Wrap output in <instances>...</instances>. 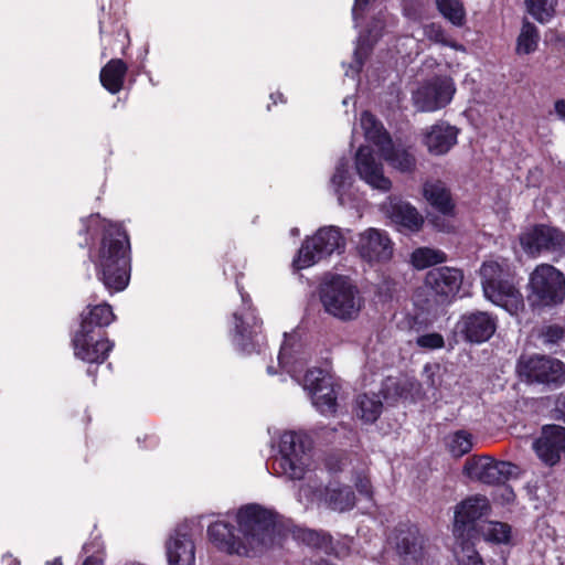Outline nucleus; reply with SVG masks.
<instances>
[{"instance_id": "obj_32", "label": "nucleus", "mask_w": 565, "mask_h": 565, "mask_svg": "<svg viewBox=\"0 0 565 565\" xmlns=\"http://www.w3.org/2000/svg\"><path fill=\"white\" fill-rule=\"evenodd\" d=\"M297 539L306 545L323 552L327 555H339L332 544V539L324 532H318L309 529H300L297 531Z\"/></svg>"}, {"instance_id": "obj_1", "label": "nucleus", "mask_w": 565, "mask_h": 565, "mask_svg": "<svg viewBox=\"0 0 565 565\" xmlns=\"http://www.w3.org/2000/svg\"><path fill=\"white\" fill-rule=\"evenodd\" d=\"M238 529L217 521L207 529L210 540L217 548L242 556H256L274 544L276 522L268 510L249 504L241 508L236 514Z\"/></svg>"}, {"instance_id": "obj_37", "label": "nucleus", "mask_w": 565, "mask_h": 565, "mask_svg": "<svg viewBox=\"0 0 565 565\" xmlns=\"http://www.w3.org/2000/svg\"><path fill=\"white\" fill-rule=\"evenodd\" d=\"M540 34L537 28L531 22H523L521 32L518 36L516 52L519 54H530L537 47Z\"/></svg>"}, {"instance_id": "obj_17", "label": "nucleus", "mask_w": 565, "mask_h": 565, "mask_svg": "<svg viewBox=\"0 0 565 565\" xmlns=\"http://www.w3.org/2000/svg\"><path fill=\"white\" fill-rule=\"evenodd\" d=\"M539 458L548 466H554L565 452V427L547 425L542 428L541 436L533 444Z\"/></svg>"}, {"instance_id": "obj_46", "label": "nucleus", "mask_w": 565, "mask_h": 565, "mask_svg": "<svg viewBox=\"0 0 565 565\" xmlns=\"http://www.w3.org/2000/svg\"><path fill=\"white\" fill-rule=\"evenodd\" d=\"M370 1L371 0H355L353 9H352V15H353V20L355 21V23H358L360 18H362L363 12L365 11Z\"/></svg>"}, {"instance_id": "obj_38", "label": "nucleus", "mask_w": 565, "mask_h": 565, "mask_svg": "<svg viewBox=\"0 0 565 565\" xmlns=\"http://www.w3.org/2000/svg\"><path fill=\"white\" fill-rule=\"evenodd\" d=\"M436 3L440 13L454 25L463 24L466 12L460 0H436Z\"/></svg>"}, {"instance_id": "obj_47", "label": "nucleus", "mask_w": 565, "mask_h": 565, "mask_svg": "<svg viewBox=\"0 0 565 565\" xmlns=\"http://www.w3.org/2000/svg\"><path fill=\"white\" fill-rule=\"evenodd\" d=\"M355 486L361 494L371 495V483L367 478H359Z\"/></svg>"}, {"instance_id": "obj_40", "label": "nucleus", "mask_w": 565, "mask_h": 565, "mask_svg": "<svg viewBox=\"0 0 565 565\" xmlns=\"http://www.w3.org/2000/svg\"><path fill=\"white\" fill-rule=\"evenodd\" d=\"M350 162L347 158H341L337 162L335 171L331 178V184L334 188L335 192L339 195L340 204H343L341 190L349 183L350 173H349Z\"/></svg>"}, {"instance_id": "obj_20", "label": "nucleus", "mask_w": 565, "mask_h": 565, "mask_svg": "<svg viewBox=\"0 0 565 565\" xmlns=\"http://www.w3.org/2000/svg\"><path fill=\"white\" fill-rule=\"evenodd\" d=\"M356 171L369 185L381 191H388L392 182L383 173V167L377 162L367 147H360L355 159Z\"/></svg>"}, {"instance_id": "obj_26", "label": "nucleus", "mask_w": 565, "mask_h": 565, "mask_svg": "<svg viewBox=\"0 0 565 565\" xmlns=\"http://www.w3.org/2000/svg\"><path fill=\"white\" fill-rule=\"evenodd\" d=\"M234 318L236 330L234 342L242 351L252 353L259 345V322L252 313H248L246 317H238L235 313Z\"/></svg>"}, {"instance_id": "obj_22", "label": "nucleus", "mask_w": 565, "mask_h": 565, "mask_svg": "<svg viewBox=\"0 0 565 565\" xmlns=\"http://www.w3.org/2000/svg\"><path fill=\"white\" fill-rule=\"evenodd\" d=\"M458 130L447 122H437L423 131V142L434 156L447 153L457 143Z\"/></svg>"}, {"instance_id": "obj_8", "label": "nucleus", "mask_w": 565, "mask_h": 565, "mask_svg": "<svg viewBox=\"0 0 565 565\" xmlns=\"http://www.w3.org/2000/svg\"><path fill=\"white\" fill-rule=\"evenodd\" d=\"M343 247L344 239L337 227H322L302 243L294 264L298 269L308 268Z\"/></svg>"}, {"instance_id": "obj_43", "label": "nucleus", "mask_w": 565, "mask_h": 565, "mask_svg": "<svg viewBox=\"0 0 565 565\" xmlns=\"http://www.w3.org/2000/svg\"><path fill=\"white\" fill-rule=\"evenodd\" d=\"M423 32L426 39L435 43L443 45H451L443 28L436 23H429L424 25Z\"/></svg>"}, {"instance_id": "obj_21", "label": "nucleus", "mask_w": 565, "mask_h": 565, "mask_svg": "<svg viewBox=\"0 0 565 565\" xmlns=\"http://www.w3.org/2000/svg\"><path fill=\"white\" fill-rule=\"evenodd\" d=\"M169 565H194L195 547L186 526L174 530L166 543Z\"/></svg>"}, {"instance_id": "obj_3", "label": "nucleus", "mask_w": 565, "mask_h": 565, "mask_svg": "<svg viewBox=\"0 0 565 565\" xmlns=\"http://www.w3.org/2000/svg\"><path fill=\"white\" fill-rule=\"evenodd\" d=\"M484 297L492 303L502 307L511 315L524 309V299L511 277L507 259L486 260L480 268Z\"/></svg>"}, {"instance_id": "obj_10", "label": "nucleus", "mask_w": 565, "mask_h": 565, "mask_svg": "<svg viewBox=\"0 0 565 565\" xmlns=\"http://www.w3.org/2000/svg\"><path fill=\"white\" fill-rule=\"evenodd\" d=\"M298 495L300 500L317 501L337 512L351 510L355 504V495L351 488L338 483L320 488L308 482L300 486Z\"/></svg>"}, {"instance_id": "obj_4", "label": "nucleus", "mask_w": 565, "mask_h": 565, "mask_svg": "<svg viewBox=\"0 0 565 565\" xmlns=\"http://www.w3.org/2000/svg\"><path fill=\"white\" fill-rule=\"evenodd\" d=\"M320 300L327 313L343 321L358 318L363 307L359 290L343 276L332 277L321 286Z\"/></svg>"}, {"instance_id": "obj_28", "label": "nucleus", "mask_w": 565, "mask_h": 565, "mask_svg": "<svg viewBox=\"0 0 565 565\" xmlns=\"http://www.w3.org/2000/svg\"><path fill=\"white\" fill-rule=\"evenodd\" d=\"M127 72V65L119 58L110 60L100 71V83L110 93L121 90Z\"/></svg>"}, {"instance_id": "obj_7", "label": "nucleus", "mask_w": 565, "mask_h": 565, "mask_svg": "<svg viewBox=\"0 0 565 565\" xmlns=\"http://www.w3.org/2000/svg\"><path fill=\"white\" fill-rule=\"evenodd\" d=\"M312 441L305 433L286 431L280 437L279 450L281 473L291 480L302 479L308 467Z\"/></svg>"}, {"instance_id": "obj_33", "label": "nucleus", "mask_w": 565, "mask_h": 565, "mask_svg": "<svg viewBox=\"0 0 565 565\" xmlns=\"http://www.w3.org/2000/svg\"><path fill=\"white\" fill-rule=\"evenodd\" d=\"M475 533L480 534L487 542L502 544L509 541L511 527L502 522L482 521Z\"/></svg>"}, {"instance_id": "obj_31", "label": "nucleus", "mask_w": 565, "mask_h": 565, "mask_svg": "<svg viewBox=\"0 0 565 565\" xmlns=\"http://www.w3.org/2000/svg\"><path fill=\"white\" fill-rule=\"evenodd\" d=\"M360 121L365 138L373 142L379 148V151L385 149V147L391 143L392 140L390 136L384 130L382 124L379 122L372 114L364 111L361 115Z\"/></svg>"}, {"instance_id": "obj_50", "label": "nucleus", "mask_w": 565, "mask_h": 565, "mask_svg": "<svg viewBox=\"0 0 565 565\" xmlns=\"http://www.w3.org/2000/svg\"><path fill=\"white\" fill-rule=\"evenodd\" d=\"M83 565H103L102 559L95 556L87 557Z\"/></svg>"}, {"instance_id": "obj_27", "label": "nucleus", "mask_w": 565, "mask_h": 565, "mask_svg": "<svg viewBox=\"0 0 565 565\" xmlns=\"http://www.w3.org/2000/svg\"><path fill=\"white\" fill-rule=\"evenodd\" d=\"M115 320V315L108 303L88 306L82 312L81 328L77 332L96 333L95 328H104Z\"/></svg>"}, {"instance_id": "obj_53", "label": "nucleus", "mask_w": 565, "mask_h": 565, "mask_svg": "<svg viewBox=\"0 0 565 565\" xmlns=\"http://www.w3.org/2000/svg\"><path fill=\"white\" fill-rule=\"evenodd\" d=\"M505 491L509 493L508 500L513 497V492L511 490L505 489Z\"/></svg>"}, {"instance_id": "obj_13", "label": "nucleus", "mask_w": 565, "mask_h": 565, "mask_svg": "<svg viewBox=\"0 0 565 565\" xmlns=\"http://www.w3.org/2000/svg\"><path fill=\"white\" fill-rule=\"evenodd\" d=\"M489 510L490 504L486 497L475 495L462 501L455 511L454 533L456 537H475L478 524L482 522L481 518L487 515Z\"/></svg>"}, {"instance_id": "obj_12", "label": "nucleus", "mask_w": 565, "mask_h": 565, "mask_svg": "<svg viewBox=\"0 0 565 565\" xmlns=\"http://www.w3.org/2000/svg\"><path fill=\"white\" fill-rule=\"evenodd\" d=\"M515 470V466L508 461H497L488 456L467 459L463 473L472 480L487 484L505 482Z\"/></svg>"}, {"instance_id": "obj_24", "label": "nucleus", "mask_w": 565, "mask_h": 565, "mask_svg": "<svg viewBox=\"0 0 565 565\" xmlns=\"http://www.w3.org/2000/svg\"><path fill=\"white\" fill-rule=\"evenodd\" d=\"M396 547L408 565H430L429 553L424 545V537L417 530L402 533Z\"/></svg>"}, {"instance_id": "obj_18", "label": "nucleus", "mask_w": 565, "mask_h": 565, "mask_svg": "<svg viewBox=\"0 0 565 565\" xmlns=\"http://www.w3.org/2000/svg\"><path fill=\"white\" fill-rule=\"evenodd\" d=\"M113 343L99 333L76 332L73 338L74 354L88 363H103L113 349Z\"/></svg>"}, {"instance_id": "obj_34", "label": "nucleus", "mask_w": 565, "mask_h": 565, "mask_svg": "<svg viewBox=\"0 0 565 565\" xmlns=\"http://www.w3.org/2000/svg\"><path fill=\"white\" fill-rule=\"evenodd\" d=\"M383 404L375 394H362L356 398V415L366 423H374L382 413Z\"/></svg>"}, {"instance_id": "obj_45", "label": "nucleus", "mask_w": 565, "mask_h": 565, "mask_svg": "<svg viewBox=\"0 0 565 565\" xmlns=\"http://www.w3.org/2000/svg\"><path fill=\"white\" fill-rule=\"evenodd\" d=\"M278 360L280 366L284 367L288 373L298 372V369L291 363V354L286 342L282 344L279 351Z\"/></svg>"}, {"instance_id": "obj_15", "label": "nucleus", "mask_w": 565, "mask_h": 565, "mask_svg": "<svg viewBox=\"0 0 565 565\" xmlns=\"http://www.w3.org/2000/svg\"><path fill=\"white\" fill-rule=\"evenodd\" d=\"M455 330L467 342L482 343L488 341L497 330V320L484 311L465 313L456 323Z\"/></svg>"}, {"instance_id": "obj_42", "label": "nucleus", "mask_w": 565, "mask_h": 565, "mask_svg": "<svg viewBox=\"0 0 565 565\" xmlns=\"http://www.w3.org/2000/svg\"><path fill=\"white\" fill-rule=\"evenodd\" d=\"M416 344L422 349L436 350L445 345V340L440 333L431 332L417 337Z\"/></svg>"}, {"instance_id": "obj_6", "label": "nucleus", "mask_w": 565, "mask_h": 565, "mask_svg": "<svg viewBox=\"0 0 565 565\" xmlns=\"http://www.w3.org/2000/svg\"><path fill=\"white\" fill-rule=\"evenodd\" d=\"M519 242L531 257L550 254L555 262L565 258V232L558 227L546 224L530 226L520 234Z\"/></svg>"}, {"instance_id": "obj_44", "label": "nucleus", "mask_w": 565, "mask_h": 565, "mask_svg": "<svg viewBox=\"0 0 565 565\" xmlns=\"http://www.w3.org/2000/svg\"><path fill=\"white\" fill-rule=\"evenodd\" d=\"M563 328L556 324L545 327L541 333L543 342L546 344L557 343L563 338Z\"/></svg>"}, {"instance_id": "obj_14", "label": "nucleus", "mask_w": 565, "mask_h": 565, "mask_svg": "<svg viewBox=\"0 0 565 565\" xmlns=\"http://www.w3.org/2000/svg\"><path fill=\"white\" fill-rule=\"evenodd\" d=\"M305 387L310 391L312 404L323 415L337 412V393L332 379L322 370L313 369L305 375Z\"/></svg>"}, {"instance_id": "obj_48", "label": "nucleus", "mask_w": 565, "mask_h": 565, "mask_svg": "<svg viewBox=\"0 0 565 565\" xmlns=\"http://www.w3.org/2000/svg\"><path fill=\"white\" fill-rule=\"evenodd\" d=\"M556 114L565 120V99H559L555 103Z\"/></svg>"}, {"instance_id": "obj_23", "label": "nucleus", "mask_w": 565, "mask_h": 565, "mask_svg": "<svg viewBox=\"0 0 565 565\" xmlns=\"http://www.w3.org/2000/svg\"><path fill=\"white\" fill-rule=\"evenodd\" d=\"M394 24V19L388 15L386 12L380 11L377 15H374L372 19L371 25L367 28V36H360L359 44L354 51V64L351 65V68L356 73L363 66L364 60L369 54L370 46L373 42L377 41V39L382 35L385 28Z\"/></svg>"}, {"instance_id": "obj_19", "label": "nucleus", "mask_w": 565, "mask_h": 565, "mask_svg": "<svg viewBox=\"0 0 565 565\" xmlns=\"http://www.w3.org/2000/svg\"><path fill=\"white\" fill-rule=\"evenodd\" d=\"M462 279L463 274L460 269L440 267L427 273L425 285L435 296L440 298V301H447L459 291Z\"/></svg>"}, {"instance_id": "obj_29", "label": "nucleus", "mask_w": 565, "mask_h": 565, "mask_svg": "<svg viewBox=\"0 0 565 565\" xmlns=\"http://www.w3.org/2000/svg\"><path fill=\"white\" fill-rule=\"evenodd\" d=\"M425 199L443 214H450L454 203L448 189L440 181H428L424 184Z\"/></svg>"}, {"instance_id": "obj_9", "label": "nucleus", "mask_w": 565, "mask_h": 565, "mask_svg": "<svg viewBox=\"0 0 565 565\" xmlns=\"http://www.w3.org/2000/svg\"><path fill=\"white\" fill-rule=\"evenodd\" d=\"M522 377L531 383L558 387L565 382V364L550 356L521 359L518 365Z\"/></svg>"}, {"instance_id": "obj_36", "label": "nucleus", "mask_w": 565, "mask_h": 565, "mask_svg": "<svg viewBox=\"0 0 565 565\" xmlns=\"http://www.w3.org/2000/svg\"><path fill=\"white\" fill-rule=\"evenodd\" d=\"M446 254L439 249L430 247L416 248L411 255V262L417 269H425L429 266L446 262Z\"/></svg>"}, {"instance_id": "obj_41", "label": "nucleus", "mask_w": 565, "mask_h": 565, "mask_svg": "<svg viewBox=\"0 0 565 565\" xmlns=\"http://www.w3.org/2000/svg\"><path fill=\"white\" fill-rule=\"evenodd\" d=\"M449 451L455 457H461L468 454L472 448V436L465 431H456L448 443Z\"/></svg>"}, {"instance_id": "obj_35", "label": "nucleus", "mask_w": 565, "mask_h": 565, "mask_svg": "<svg viewBox=\"0 0 565 565\" xmlns=\"http://www.w3.org/2000/svg\"><path fill=\"white\" fill-rule=\"evenodd\" d=\"M527 13L540 23H547L556 15L558 0H524Z\"/></svg>"}, {"instance_id": "obj_5", "label": "nucleus", "mask_w": 565, "mask_h": 565, "mask_svg": "<svg viewBox=\"0 0 565 565\" xmlns=\"http://www.w3.org/2000/svg\"><path fill=\"white\" fill-rule=\"evenodd\" d=\"M564 300L565 275L553 265H537L529 276V303L534 308H546L558 306Z\"/></svg>"}, {"instance_id": "obj_49", "label": "nucleus", "mask_w": 565, "mask_h": 565, "mask_svg": "<svg viewBox=\"0 0 565 565\" xmlns=\"http://www.w3.org/2000/svg\"><path fill=\"white\" fill-rule=\"evenodd\" d=\"M556 409L565 420V396L558 399Z\"/></svg>"}, {"instance_id": "obj_16", "label": "nucleus", "mask_w": 565, "mask_h": 565, "mask_svg": "<svg viewBox=\"0 0 565 565\" xmlns=\"http://www.w3.org/2000/svg\"><path fill=\"white\" fill-rule=\"evenodd\" d=\"M356 250L369 263L386 262L393 255V244L384 231L370 227L359 234Z\"/></svg>"}, {"instance_id": "obj_30", "label": "nucleus", "mask_w": 565, "mask_h": 565, "mask_svg": "<svg viewBox=\"0 0 565 565\" xmlns=\"http://www.w3.org/2000/svg\"><path fill=\"white\" fill-rule=\"evenodd\" d=\"M380 152L390 166L401 172H413L416 168V159L414 154L404 148L394 147L392 142Z\"/></svg>"}, {"instance_id": "obj_51", "label": "nucleus", "mask_w": 565, "mask_h": 565, "mask_svg": "<svg viewBox=\"0 0 565 565\" xmlns=\"http://www.w3.org/2000/svg\"><path fill=\"white\" fill-rule=\"evenodd\" d=\"M427 377H428V381H427V382H428V384H429L430 386H433V387H436L437 383H436V381H435V379H434V374H428V375H427Z\"/></svg>"}, {"instance_id": "obj_2", "label": "nucleus", "mask_w": 565, "mask_h": 565, "mask_svg": "<svg viewBox=\"0 0 565 565\" xmlns=\"http://www.w3.org/2000/svg\"><path fill=\"white\" fill-rule=\"evenodd\" d=\"M129 241L125 231L118 225H110L102 239L92 260L97 276L110 291H121L129 282Z\"/></svg>"}, {"instance_id": "obj_52", "label": "nucleus", "mask_w": 565, "mask_h": 565, "mask_svg": "<svg viewBox=\"0 0 565 565\" xmlns=\"http://www.w3.org/2000/svg\"><path fill=\"white\" fill-rule=\"evenodd\" d=\"M49 565H62V561L60 558H55L52 563Z\"/></svg>"}, {"instance_id": "obj_25", "label": "nucleus", "mask_w": 565, "mask_h": 565, "mask_svg": "<svg viewBox=\"0 0 565 565\" xmlns=\"http://www.w3.org/2000/svg\"><path fill=\"white\" fill-rule=\"evenodd\" d=\"M386 214L401 230L417 232L424 224L423 216L407 202L397 199H390L386 206Z\"/></svg>"}, {"instance_id": "obj_11", "label": "nucleus", "mask_w": 565, "mask_h": 565, "mask_svg": "<svg viewBox=\"0 0 565 565\" xmlns=\"http://www.w3.org/2000/svg\"><path fill=\"white\" fill-rule=\"evenodd\" d=\"M456 93L452 78L436 76L414 93V103L420 111H436L447 106Z\"/></svg>"}, {"instance_id": "obj_39", "label": "nucleus", "mask_w": 565, "mask_h": 565, "mask_svg": "<svg viewBox=\"0 0 565 565\" xmlns=\"http://www.w3.org/2000/svg\"><path fill=\"white\" fill-rule=\"evenodd\" d=\"M466 540L465 536L457 539L455 553L458 565H483L479 553L475 550L473 544Z\"/></svg>"}]
</instances>
